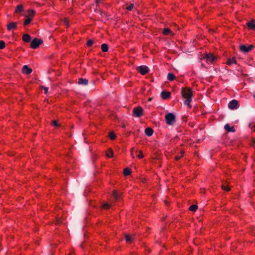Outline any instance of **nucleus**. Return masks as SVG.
Segmentation results:
<instances>
[{
	"mask_svg": "<svg viewBox=\"0 0 255 255\" xmlns=\"http://www.w3.org/2000/svg\"><path fill=\"white\" fill-rule=\"evenodd\" d=\"M57 223H60V222L58 220H57Z\"/></svg>",
	"mask_w": 255,
	"mask_h": 255,
	"instance_id": "a19ab883",
	"label": "nucleus"
},
{
	"mask_svg": "<svg viewBox=\"0 0 255 255\" xmlns=\"http://www.w3.org/2000/svg\"><path fill=\"white\" fill-rule=\"evenodd\" d=\"M183 156V151H180V155H177L175 157V160H178Z\"/></svg>",
	"mask_w": 255,
	"mask_h": 255,
	"instance_id": "7c9ffc66",
	"label": "nucleus"
},
{
	"mask_svg": "<svg viewBox=\"0 0 255 255\" xmlns=\"http://www.w3.org/2000/svg\"><path fill=\"white\" fill-rule=\"evenodd\" d=\"M22 40L25 42H29L31 40V37L28 34H24L23 35Z\"/></svg>",
	"mask_w": 255,
	"mask_h": 255,
	"instance_id": "4468645a",
	"label": "nucleus"
},
{
	"mask_svg": "<svg viewBox=\"0 0 255 255\" xmlns=\"http://www.w3.org/2000/svg\"><path fill=\"white\" fill-rule=\"evenodd\" d=\"M133 3H130L127 7V9L128 10H131L133 8Z\"/></svg>",
	"mask_w": 255,
	"mask_h": 255,
	"instance_id": "f704fd0d",
	"label": "nucleus"
},
{
	"mask_svg": "<svg viewBox=\"0 0 255 255\" xmlns=\"http://www.w3.org/2000/svg\"><path fill=\"white\" fill-rule=\"evenodd\" d=\"M94 43V41L92 39H89L87 42V45L88 47L91 46Z\"/></svg>",
	"mask_w": 255,
	"mask_h": 255,
	"instance_id": "2f4dec72",
	"label": "nucleus"
},
{
	"mask_svg": "<svg viewBox=\"0 0 255 255\" xmlns=\"http://www.w3.org/2000/svg\"><path fill=\"white\" fill-rule=\"evenodd\" d=\"M32 69L26 65H24L22 68V72L24 74L29 75L32 72Z\"/></svg>",
	"mask_w": 255,
	"mask_h": 255,
	"instance_id": "6e6552de",
	"label": "nucleus"
},
{
	"mask_svg": "<svg viewBox=\"0 0 255 255\" xmlns=\"http://www.w3.org/2000/svg\"><path fill=\"white\" fill-rule=\"evenodd\" d=\"M130 170L128 168H125L124 170V174L125 176L129 175L130 174Z\"/></svg>",
	"mask_w": 255,
	"mask_h": 255,
	"instance_id": "b1692460",
	"label": "nucleus"
},
{
	"mask_svg": "<svg viewBox=\"0 0 255 255\" xmlns=\"http://www.w3.org/2000/svg\"><path fill=\"white\" fill-rule=\"evenodd\" d=\"M109 152L107 153L106 156L108 157H113L114 156V153L112 150L111 149H109Z\"/></svg>",
	"mask_w": 255,
	"mask_h": 255,
	"instance_id": "c85d7f7f",
	"label": "nucleus"
},
{
	"mask_svg": "<svg viewBox=\"0 0 255 255\" xmlns=\"http://www.w3.org/2000/svg\"><path fill=\"white\" fill-rule=\"evenodd\" d=\"M247 25L251 29H255V20H252L247 23Z\"/></svg>",
	"mask_w": 255,
	"mask_h": 255,
	"instance_id": "ddd939ff",
	"label": "nucleus"
},
{
	"mask_svg": "<svg viewBox=\"0 0 255 255\" xmlns=\"http://www.w3.org/2000/svg\"><path fill=\"white\" fill-rule=\"evenodd\" d=\"M5 42L2 40H0V49H3L5 47Z\"/></svg>",
	"mask_w": 255,
	"mask_h": 255,
	"instance_id": "473e14b6",
	"label": "nucleus"
},
{
	"mask_svg": "<svg viewBox=\"0 0 255 255\" xmlns=\"http://www.w3.org/2000/svg\"><path fill=\"white\" fill-rule=\"evenodd\" d=\"M110 207V205L108 203H105L102 205V208L104 209H108Z\"/></svg>",
	"mask_w": 255,
	"mask_h": 255,
	"instance_id": "72a5a7b5",
	"label": "nucleus"
},
{
	"mask_svg": "<svg viewBox=\"0 0 255 255\" xmlns=\"http://www.w3.org/2000/svg\"><path fill=\"white\" fill-rule=\"evenodd\" d=\"M224 128L228 132H234L235 131L234 128L233 127L230 126L228 124H226Z\"/></svg>",
	"mask_w": 255,
	"mask_h": 255,
	"instance_id": "dca6fc26",
	"label": "nucleus"
},
{
	"mask_svg": "<svg viewBox=\"0 0 255 255\" xmlns=\"http://www.w3.org/2000/svg\"><path fill=\"white\" fill-rule=\"evenodd\" d=\"M17 27V23L11 22L7 25V29L8 31H10L11 29H15Z\"/></svg>",
	"mask_w": 255,
	"mask_h": 255,
	"instance_id": "f8f14e48",
	"label": "nucleus"
},
{
	"mask_svg": "<svg viewBox=\"0 0 255 255\" xmlns=\"http://www.w3.org/2000/svg\"><path fill=\"white\" fill-rule=\"evenodd\" d=\"M145 133L148 136H151L153 133V130L150 128H147L145 129Z\"/></svg>",
	"mask_w": 255,
	"mask_h": 255,
	"instance_id": "2eb2a0df",
	"label": "nucleus"
},
{
	"mask_svg": "<svg viewBox=\"0 0 255 255\" xmlns=\"http://www.w3.org/2000/svg\"><path fill=\"white\" fill-rule=\"evenodd\" d=\"M138 71L142 75H144L148 72V68L144 65L139 66L137 68Z\"/></svg>",
	"mask_w": 255,
	"mask_h": 255,
	"instance_id": "0eeeda50",
	"label": "nucleus"
},
{
	"mask_svg": "<svg viewBox=\"0 0 255 255\" xmlns=\"http://www.w3.org/2000/svg\"><path fill=\"white\" fill-rule=\"evenodd\" d=\"M23 10V6L21 4H18L16 6L15 12H22Z\"/></svg>",
	"mask_w": 255,
	"mask_h": 255,
	"instance_id": "a211bd4d",
	"label": "nucleus"
},
{
	"mask_svg": "<svg viewBox=\"0 0 255 255\" xmlns=\"http://www.w3.org/2000/svg\"><path fill=\"white\" fill-rule=\"evenodd\" d=\"M101 0H96V3H97V4H98V3H99L100 2Z\"/></svg>",
	"mask_w": 255,
	"mask_h": 255,
	"instance_id": "58836bf2",
	"label": "nucleus"
},
{
	"mask_svg": "<svg viewBox=\"0 0 255 255\" xmlns=\"http://www.w3.org/2000/svg\"><path fill=\"white\" fill-rule=\"evenodd\" d=\"M78 84L83 86H87L88 84V80L86 78H80L78 79Z\"/></svg>",
	"mask_w": 255,
	"mask_h": 255,
	"instance_id": "9b49d317",
	"label": "nucleus"
},
{
	"mask_svg": "<svg viewBox=\"0 0 255 255\" xmlns=\"http://www.w3.org/2000/svg\"><path fill=\"white\" fill-rule=\"evenodd\" d=\"M143 115V109L140 107H137L133 109V115L136 117H140Z\"/></svg>",
	"mask_w": 255,
	"mask_h": 255,
	"instance_id": "20e7f679",
	"label": "nucleus"
},
{
	"mask_svg": "<svg viewBox=\"0 0 255 255\" xmlns=\"http://www.w3.org/2000/svg\"><path fill=\"white\" fill-rule=\"evenodd\" d=\"M125 239L127 242H131L133 239L128 234L126 235Z\"/></svg>",
	"mask_w": 255,
	"mask_h": 255,
	"instance_id": "bb28decb",
	"label": "nucleus"
},
{
	"mask_svg": "<svg viewBox=\"0 0 255 255\" xmlns=\"http://www.w3.org/2000/svg\"><path fill=\"white\" fill-rule=\"evenodd\" d=\"M254 47V46L253 45H250L248 47L245 45H241L240 46V49L241 51L244 53H247L253 49Z\"/></svg>",
	"mask_w": 255,
	"mask_h": 255,
	"instance_id": "39448f33",
	"label": "nucleus"
},
{
	"mask_svg": "<svg viewBox=\"0 0 255 255\" xmlns=\"http://www.w3.org/2000/svg\"><path fill=\"white\" fill-rule=\"evenodd\" d=\"M27 12L30 16H33L35 14V11L33 9H28Z\"/></svg>",
	"mask_w": 255,
	"mask_h": 255,
	"instance_id": "cd10ccee",
	"label": "nucleus"
},
{
	"mask_svg": "<svg viewBox=\"0 0 255 255\" xmlns=\"http://www.w3.org/2000/svg\"><path fill=\"white\" fill-rule=\"evenodd\" d=\"M112 196L116 200H118L120 199V196L115 191H113Z\"/></svg>",
	"mask_w": 255,
	"mask_h": 255,
	"instance_id": "412c9836",
	"label": "nucleus"
},
{
	"mask_svg": "<svg viewBox=\"0 0 255 255\" xmlns=\"http://www.w3.org/2000/svg\"><path fill=\"white\" fill-rule=\"evenodd\" d=\"M228 107L231 110H235L238 109L239 107L238 102L236 100H233L230 101L228 105Z\"/></svg>",
	"mask_w": 255,
	"mask_h": 255,
	"instance_id": "423d86ee",
	"label": "nucleus"
},
{
	"mask_svg": "<svg viewBox=\"0 0 255 255\" xmlns=\"http://www.w3.org/2000/svg\"><path fill=\"white\" fill-rule=\"evenodd\" d=\"M175 76L172 73H169L168 74L167 79L168 80H169L170 81H172L173 80H174L175 79Z\"/></svg>",
	"mask_w": 255,
	"mask_h": 255,
	"instance_id": "aec40b11",
	"label": "nucleus"
},
{
	"mask_svg": "<svg viewBox=\"0 0 255 255\" xmlns=\"http://www.w3.org/2000/svg\"><path fill=\"white\" fill-rule=\"evenodd\" d=\"M222 188L223 190L227 191H229L230 190V188L229 187H228L227 185H226V182L225 183H223L222 185Z\"/></svg>",
	"mask_w": 255,
	"mask_h": 255,
	"instance_id": "a878e982",
	"label": "nucleus"
},
{
	"mask_svg": "<svg viewBox=\"0 0 255 255\" xmlns=\"http://www.w3.org/2000/svg\"><path fill=\"white\" fill-rule=\"evenodd\" d=\"M31 20H32V19L30 17H29L28 16H26V19L24 20V22L23 23L24 25H27L31 22Z\"/></svg>",
	"mask_w": 255,
	"mask_h": 255,
	"instance_id": "5701e85b",
	"label": "nucleus"
},
{
	"mask_svg": "<svg viewBox=\"0 0 255 255\" xmlns=\"http://www.w3.org/2000/svg\"><path fill=\"white\" fill-rule=\"evenodd\" d=\"M254 130L255 131V125L254 126Z\"/></svg>",
	"mask_w": 255,
	"mask_h": 255,
	"instance_id": "a18cd8bd",
	"label": "nucleus"
},
{
	"mask_svg": "<svg viewBox=\"0 0 255 255\" xmlns=\"http://www.w3.org/2000/svg\"><path fill=\"white\" fill-rule=\"evenodd\" d=\"M138 157L139 158H142L143 157V154L141 151H139V154L138 155Z\"/></svg>",
	"mask_w": 255,
	"mask_h": 255,
	"instance_id": "e433bc0d",
	"label": "nucleus"
},
{
	"mask_svg": "<svg viewBox=\"0 0 255 255\" xmlns=\"http://www.w3.org/2000/svg\"><path fill=\"white\" fill-rule=\"evenodd\" d=\"M253 97H254V98H255V95H254Z\"/></svg>",
	"mask_w": 255,
	"mask_h": 255,
	"instance_id": "79ce46f5",
	"label": "nucleus"
},
{
	"mask_svg": "<svg viewBox=\"0 0 255 255\" xmlns=\"http://www.w3.org/2000/svg\"><path fill=\"white\" fill-rule=\"evenodd\" d=\"M42 42L43 41L41 39L35 38L31 42L30 47L32 49H36Z\"/></svg>",
	"mask_w": 255,
	"mask_h": 255,
	"instance_id": "7ed1b4c3",
	"label": "nucleus"
},
{
	"mask_svg": "<svg viewBox=\"0 0 255 255\" xmlns=\"http://www.w3.org/2000/svg\"><path fill=\"white\" fill-rule=\"evenodd\" d=\"M160 95L163 100H166L170 97L171 93L169 92L162 91L161 92Z\"/></svg>",
	"mask_w": 255,
	"mask_h": 255,
	"instance_id": "9d476101",
	"label": "nucleus"
},
{
	"mask_svg": "<svg viewBox=\"0 0 255 255\" xmlns=\"http://www.w3.org/2000/svg\"><path fill=\"white\" fill-rule=\"evenodd\" d=\"M165 121L167 124L173 125L175 122V116L173 113H169L165 116Z\"/></svg>",
	"mask_w": 255,
	"mask_h": 255,
	"instance_id": "f03ea898",
	"label": "nucleus"
},
{
	"mask_svg": "<svg viewBox=\"0 0 255 255\" xmlns=\"http://www.w3.org/2000/svg\"><path fill=\"white\" fill-rule=\"evenodd\" d=\"M182 97L185 99L184 102V105L188 106L190 109L192 106L190 103L192 101L193 93L191 89L188 88H182L181 92Z\"/></svg>",
	"mask_w": 255,
	"mask_h": 255,
	"instance_id": "f257e3e1",
	"label": "nucleus"
},
{
	"mask_svg": "<svg viewBox=\"0 0 255 255\" xmlns=\"http://www.w3.org/2000/svg\"><path fill=\"white\" fill-rule=\"evenodd\" d=\"M109 136L112 140L115 139L116 137V134L114 132H112V131L109 132Z\"/></svg>",
	"mask_w": 255,
	"mask_h": 255,
	"instance_id": "393cba45",
	"label": "nucleus"
},
{
	"mask_svg": "<svg viewBox=\"0 0 255 255\" xmlns=\"http://www.w3.org/2000/svg\"><path fill=\"white\" fill-rule=\"evenodd\" d=\"M237 63V61H236V58L235 57H233L232 58V59H229L227 62V64L228 65H232V64H236Z\"/></svg>",
	"mask_w": 255,
	"mask_h": 255,
	"instance_id": "f3484780",
	"label": "nucleus"
},
{
	"mask_svg": "<svg viewBox=\"0 0 255 255\" xmlns=\"http://www.w3.org/2000/svg\"><path fill=\"white\" fill-rule=\"evenodd\" d=\"M123 128H125V125H123Z\"/></svg>",
	"mask_w": 255,
	"mask_h": 255,
	"instance_id": "37998d69",
	"label": "nucleus"
},
{
	"mask_svg": "<svg viewBox=\"0 0 255 255\" xmlns=\"http://www.w3.org/2000/svg\"><path fill=\"white\" fill-rule=\"evenodd\" d=\"M101 49L103 52H106L108 51V45L107 44L104 43L101 45Z\"/></svg>",
	"mask_w": 255,
	"mask_h": 255,
	"instance_id": "6ab92c4d",
	"label": "nucleus"
},
{
	"mask_svg": "<svg viewBox=\"0 0 255 255\" xmlns=\"http://www.w3.org/2000/svg\"><path fill=\"white\" fill-rule=\"evenodd\" d=\"M151 98H149V101H151Z\"/></svg>",
	"mask_w": 255,
	"mask_h": 255,
	"instance_id": "c03bdc74",
	"label": "nucleus"
},
{
	"mask_svg": "<svg viewBox=\"0 0 255 255\" xmlns=\"http://www.w3.org/2000/svg\"><path fill=\"white\" fill-rule=\"evenodd\" d=\"M43 89H44V90L45 91V94H46L47 93V92H48V88H47L46 87H44Z\"/></svg>",
	"mask_w": 255,
	"mask_h": 255,
	"instance_id": "4c0bfd02",
	"label": "nucleus"
},
{
	"mask_svg": "<svg viewBox=\"0 0 255 255\" xmlns=\"http://www.w3.org/2000/svg\"><path fill=\"white\" fill-rule=\"evenodd\" d=\"M52 124L54 126H55L56 127H58L60 126V125L58 124V122L57 121H52Z\"/></svg>",
	"mask_w": 255,
	"mask_h": 255,
	"instance_id": "c9c22d12",
	"label": "nucleus"
},
{
	"mask_svg": "<svg viewBox=\"0 0 255 255\" xmlns=\"http://www.w3.org/2000/svg\"><path fill=\"white\" fill-rule=\"evenodd\" d=\"M197 209H198V206L196 205H192L189 208V209L190 211H193V212H195L197 210Z\"/></svg>",
	"mask_w": 255,
	"mask_h": 255,
	"instance_id": "4be33fe9",
	"label": "nucleus"
},
{
	"mask_svg": "<svg viewBox=\"0 0 255 255\" xmlns=\"http://www.w3.org/2000/svg\"><path fill=\"white\" fill-rule=\"evenodd\" d=\"M205 58L207 61L212 63L216 59V57L214 56L212 53H208L206 54Z\"/></svg>",
	"mask_w": 255,
	"mask_h": 255,
	"instance_id": "1a4fd4ad",
	"label": "nucleus"
},
{
	"mask_svg": "<svg viewBox=\"0 0 255 255\" xmlns=\"http://www.w3.org/2000/svg\"><path fill=\"white\" fill-rule=\"evenodd\" d=\"M253 142H254V144H255V139H254L253 140Z\"/></svg>",
	"mask_w": 255,
	"mask_h": 255,
	"instance_id": "ea45409f",
	"label": "nucleus"
},
{
	"mask_svg": "<svg viewBox=\"0 0 255 255\" xmlns=\"http://www.w3.org/2000/svg\"><path fill=\"white\" fill-rule=\"evenodd\" d=\"M163 33L165 35H168L171 33V30L169 28H166L164 29Z\"/></svg>",
	"mask_w": 255,
	"mask_h": 255,
	"instance_id": "c756f323",
	"label": "nucleus"
}]
</instances>
